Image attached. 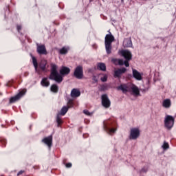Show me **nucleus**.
Returning a JSON list of instances; mask_svg holds the SVG:
<instances>
[{"label": "nucleus", "instance_id": "obj_37", "mask_svg": "<svg viewBox=\"0 0 176 176\" xmlns=\"http://www.w3.org/2000/svg\"><path fill=\"white\" fill-rule=\"evenodd\" d=\"M142 173H146V171H148V169L147 168H143L142 170H141Z\"/></svg>", "mask_w": 176, "mask_h": 176}, {"label": "nucleus", "instance_id": "obj_15", "mask_svg": "<svg viewBox=\"0 0 176 176\" xmlns=\"http://www.w3.org/2000/svg\"><path fill=\"white\" fill-rule=\"evenodd\" d=\"M46 65H47V60H42L38 64V68H40L41 71L45 72L46 71Z\"/></svg>", "mask_w": 176, "mask_h": 176}, {"label": "nucleus", "instance_id": "obj_21", "mask_svg": "<svg viewBox=\"0 0 176 176\" xmlns=\"http://www.w3.org/2000/svg\"><path fill=\"white\" fill-rule=\"evenodd\" d=\"M80 96V91L76 89H73L71 91V97H79Z\"/></svg>", "mask_w": 176, "mask_h": 176}, {"label": "nucleus", "instance_id": "obj_17", "mask_svg": "<svg viewBox=\"0 0 176 176\" xmlns=\"http://www.w3.org/2000/svg\"><path fill=\"white\" fill-rule=\"evenodd\" d=\"M32 58L35 72H37V74H41V70L38 69V60H36V58H35V56H32Z\"/></svg>", "mask_w": 176, "mask_h": 176}, {"label": "nucleus", "instance_id": "obj_1", "mask_svg": "<svg viewBox=\"0 0 176 176\" xmlns=\"http://www.w3.org/2000/svg\"><path fill=\"white\" fill-rule=\"evenodd\" d=\"M69 72H71V69L63 66L60 70V74L57 71V65L51 64V73L49 79H50V80H55L57 83H61V82H63V76L69 75Z\"/></svg>", "mask_w": 176, "mask_h": 176}, {"label": "nucleus", "instance_id": "obj_35", "mask_svg": "<svg viewBox=\"0 0 176 176\" xmlns=\"http://www.w3.org/2000/svg\"><path fill=\"white\" fill-rule=\"evenodd\" d=\"M67 168H71V167H72V163H67L65 164Z\"/></svg>", "mask_w": 176, "mask_h": 176}, {"label": "nucleus", "instance_id": "obj_2", "mask_svg": "<svg viewBox=\"0 0 176 176\" xmlns=\"http://www.w3.org/2000/svg\"><path fill=\"white\" fill-rule=\"evenodd\" d=\"M117 90H122L124 94L132 91L134 96H140V89L134 84H122L117 87Z\"/></svg>", "mask_w": 176, "mask_h": 176}, {"label": "nucleus", "instance_id": "obj_40", "mask_svg": "<svg viewBox=\"0 0 176 176\" xmlns=\"http://www.w3.org/2000/svg\"><path fill=\"white\" fill-rule=\"evenodd\" d=\"M2 95H3L2 93L0 92V96H2Z\"/></svg>", "mask_w": 176, "mask_h": 176}, {"label": "nucleus", "instance_id": "obj_7", "mask_svg": "<svg viewBox=\"0 0 176 176\" xmlns=\"http://www.w3.org/2000/svg\"><path fill=\"white\" fill-rule=\"evenodd\" d=\"M74 76L76 79H83V67L77 66L74 70Z\"/></svg>", "mask_w": 176, "mask_h": 176}, {"label": "nucleus", "instance_id": "obj_31", "mask_svg": "<svg viewBox=\"0 0 176 176\" xmlns=\"http://www.w3.org/2000/svg\"><path fill=\"white\" fill-rule=\"evenodd\" d=\"M92 80H94V83H98V79L97 78V76H92Z\"/></svg>", "mask_w": 176, "mask_h": 176}, {"label": "nucleus", "instance_id": "obj_25", "mask_svg": "<svg viewBox=\"0 0 176 176\" xmlns=\"http://www.w3.org/2000/svg\"><path fill=\"white\" fill-rule=\"evenodd\" d=\"M67 112H68V107H63L61 110H60V116H64L65 115V113H67Z\"/></svg>", "mask_w": 176, "mask_h": 176}, {"label": "nucleus", "instance_id": "obj_13", "mask_svg": "<svg viewBox=\"0 0 176 176\" xmlns=\"http://www.w3.org/2000/svg\"><path fill=\"white\" fill-rule=\"evenodd\" d=\"M121 54L124 57V58H125V60H131V58H133V54H131V52L127 50L121 51Z\"/></svg>", "mask_w": 176, "mask_h": 176}, {"label": "nucleus", "instance_id": "obj_26", "mask_svg": "<svg viewBox=\"0 0 176 176\" xmlns=\"http://www.w3.org/2000/svg\"><path fill=\"white\" fill-rule=\"evenodd\" d=\"M7 141L6 139L0 138V145L3 146V148H5L6 146Z\"/></svg>", "mask_w": 176, "mask_h": 176}, {"label": "nucleus", "instance_id": "obj_6", "mask_svg": "<svg viewBox=\"0 0 176 176\" xmlns=\"http://www.w3.org/2000/svg\"><path fill=\"white\" fill-rule=\"evenodd\" d=\"M25 93H27V90L22 89L15 96L11 97L10 98V104H14V102L19 101V100L25 94Z\"/></svg>", "mask_w": 176, "mask_h": 176}, {"label": "nucleus", "instance_id": "obj_18", "mask_svg": "<svg viewBox=\"0 0 176 176\" xmlns=\"http://www.w3.org/2000/svg\"><path fill=\"white\" fill-rule=\"evenodd\" d=\"M123 46L124 47H131L133 46L131 38H125L123 42Z\"/></svg>", "mask_w": 176, "mask_h": 176}, {"label": "nucleus", "instance_id": "obj_39", "mask_svg": "<svg viewBox=\"0 0 176 176\" xmlns=\"http://www.w3.org/2000/svg\"><path fill=\"white\" fill-rule=\"evenodd\" d=\"M122 3H124V0H121Z\"/></svg>", "mask_w": 176, "mask_h": 176}, {"label": "nucleus", "instance_id": "obj_16", "mask_svg": "<svg viewBox=\"0 0 176 176\" xmlns=\"http://www.w3.org/2000/svg\"><path fill=\"white\" fill-rule=\"evenodd\" d=\"M41 85L43 87H49L50 86V81H49L47 78L44 77L41 81Z\"/></svg>", "mask_w": 176, "mask_h": 176}, {"label": "nucleus", "instance_id": "obj_22", "mask_svg": "<svg viewBox=\"0 0 176 176\" xmlns=\"http://www.w3.org/2000/svg\"><path fill=\"white\" fill-rule=\"evenodd\" d=\"M50 91L52 93H55V94L58 93V85L56 84L52 85L50 87Z\"/></svg>", "mask_w": 176, "mask_h": 176}, {"label": "nucleus", "instance_id": "obj_3", "mask_svg": "<svg viewBox=\"0 0 176 176\" xmlns=\"http://www.w3.org/2000/svg\"><path fill=\"white\" fill-rule=\"evenodd\" d=\"M109 34H106L104 38V45L106 49V53L111 54L112 53V42L115 41V36L112 35L111 32H109Z\"/></svg>", "mask_w": 176, "mask_h": 176}, {"label": "nucleus", "instance_id": "obj_38", "mask_svg": "<svg viewBox=\"0 0 176 176\" xmlns=\"http://www.w3.org/2000/svg\"><path fill=\"white\" fill-rule=\"evenodd\" d=\"M33 168H34V170H39V166H33Z\"/></svg>", "mask_w": 176, "mask_h": 176}, {"label": "nucleus", "instance_id": "obj_10", "mask_svg": "<svg viewBox=\"0 0 176 176\" xmlns=\"http://www.w3.org/2000/svg\"><path fill=\"white\" fill-rule=\"evenodd\" d=\"M102 105L104 108H109V107H111V100H109V98H108V95H102Z\"/></svg>", "mask_w": 176, "mask_h": 176}, {"label": "nucleus", "instance_id": "obj_33", "mask_svg": "<svg viewBox=\"0 0 176 176\" xmlns=\"http://www.w3.org/2000/svg\"><path fill=\"white\" fill-rule=\"evenodd\" d=\"M83 113H85V115H87V116H90L91 113L88 110H83Z\"/></svg>", "mask_w": 176, "mask_h": 176}, {"label": "nucleus", "instance_id": "obj_20", "mask_svg": "<svg viewBox=\"0 0 176 176\" xmlns=\"http://www.w3.org/2000/svg\"><path fill=\"white\" fill-rule=\"evenodd\" d=\"M162 107L166 109L170 108V107H171V100L170 99L164 100L162 102Z\"/></svg>", "mask_w": 176, "mask_h": 176}, {"label": "nucleus", "instance_id": "obj_19", "mask_svg": "<svg viewBox=\"0 0 176 176\" xmlns=\"http://www.w3.org/2000/svg\"><path fill=\"white\" fill-rule=\"evenodd\" d=\"M97 69L99 71H107V65H105V63H97Z\"/></svg>", "mask_w": 176, "mask_h": 176}, {"label": "nucleus", "instance_id": "obj_4", "mask_svg": "<svg viewBox=\"0 0 176 176\" xmlns=\"http://www.w3.org/2000/svg\"><path fill=\"white\" fill-rule=\"evenodd\" d=\"M116 122L111 120H108L103 122V129L108 134H113L116 132Z\"/></svg>", "mask_w": 176, "mask_h": 176}, {"label": "nucleus", "instance_id": "obj_36", "mask_svg": "<svg viewBox=\"0 0 176 176\" xmlns=\"http://www.w3.org/2000/svg\"><path fill=\"white\" fill-rule=\"evenodd\" d=\"M25 171L24 170H20L18 173H17V176H20L23 174H24Z\"/></svg>", "mask_w": 176, "mask_h": 176}, {"label": "nucleus", "instance_id": "obj_9", "mask_svg": "<svg viewBox=\"0 0 176 176\" xmlns=\"http://www.w3.org/2000/svg\"><path fill=\"white\" fill-rule=\"evenodd\" d=\"M36 52L40 56H46V54H47V50H46V46H45V45L36 44Z\"/></svg>", "mask_w": 176, "mask_h": 176}, {"label": "nucleus", "instance_id": "obj_12", "mask_svg": "<svg viewBox=\"0 0 176 176\" xmlns=\"http://www.w3.org/2000/svg\"><path fill=\"white\" fill-rule=\"evenodd\" d=\"M126 71H127V69H126V67H122L121 69H118L117 70H115L113 74L114 78H118V79H120L122 75H123V74H125Z\"/></svg>", "mask_w": 176, "mask_h": 176}, {"label": "nucleus", "instance_id": "obj_34", "mask_svg": "<svg viewBox=\"0 0 176 176\" xmlns=\"http://www.w3.org/2000/svg\"><path fill=\"white\" fill-rule=\"evenodd\" d=\"M21 28H22L21 25H17L16 30L18 32H20L21 31Z\"/></svg>", "mask_w": 176, "mask_h": 176}, {"label": "nucleus", "instance_id": "obj_8", "mask_svg": "<svg viewBox=\"0 0 176 176\" xmlns=\"http://www.w3.org/2000/svg\"><path fill=\"white\" fill-rule=\"evenodd\" d=\"M140 135V129L132 128L130 131L129 140H137Z\"/></svg>", "mask_w": 176, "mask_h": 176}, {"label": "nucleus", "instance_id": "obj_27", "mask_svg": "<svg viewBox=\"0 0 176 176\" xmlns=\"http://www.w3.org/2000/svg\"><path fill=\"white\" fill-rule=\"evenodd\" d=\"M114 63H118V65H124V61L122 59H114Z\"/></svg>", "mask_w": 176, "mask_h": 176}, {"label": "nucleus", "instance_id": "obj_23", "mask_svg": "<svg viewBox=\"0 0 176 176\" xmlns=\"http://www.w3.org/2000/svg\"><path fill=\"white\" fill-rule=\"evenodd\" d=\"M56 122L58 124V127H60L61 124H63V120L61 119V114L58 113L56 116Z\"/></svg>", "mask_w": 176, "mask_h": 176}, {"label": "nucleus", "instance_id": "obj_11", "mask_svg": "<svg viewBox=\"0 0 176 176\" xmlns=\"http://www.w3.org/2000/svg\"><path fill=\"white\" fill-rule=\"evenodd\" d=\"M42 142L43 144H45L46 146H48V148L50 149L52 148V146L53 145V135H50L48 137L44 138L42 140Z\"/></svg>", "mask_w": 176, "mask_h": 176}, {"label": "nucleus", "instance_id": "obj_14", "mask_svg": "<svg viewBox=\"0 0 176 176\" xmlns=\"http://www.w3.org/2000/svg\"><path fill=\"white\" fill-rule=\"evenodd\" d=\"M132 74L133 78H135L136 80H142V75H141V73H140L137 69H133Z\"/></svg>", "mask_w": 176, "mask_h": 176}, {"label": "nucleus", "instance_id": "obj_28", "mask_svg": "<svg viewBox=\"0 0 176 176\" xmlns=\"http://www.w3.org/2000/svg\"><path fill=\"white\" fill-rule=\"evenodd\" d=\"M100 75H104L103 77L100 78L101 82H107L108 80V75L104 74H101Z\"/></svg>", "mask_w": 176, "mask_h": 176}, {"label": "nucleus", "instance_id": "obj_32", "mask_svg": "<svg viewBox=\"0 0 176 176\" xmlns=\"http://www.w3.org/2000/svg\"><path fill=\"white\" fill-rule=\"evenodd\" d=\"M68 105H69V107L67 108H71V107H72V105H74V101L71 99L69 100Z\"/></svg>", "mask_w": 176, "mask_h": 176}, {"label": "nucleus", "instance_id": "obj_24", "mask_svg": "<svg viewBox=\"0 0 176 176\" xmlns=\"http://www.w3.org/2000/svg\"><path fill=\"white\" fill-rule=\"evenodd\" d=\"M69 50V48L67 47H63L60 50H59V54H67L68 53V51Z\"/></svg>", "mask_w": 176, "mask_h": 176}, {"label": "nucleus", "instance_id": "obj_30", "mask_svg": "<svg viewBox=\"0 0 176 176\" xmlns=\"http://www.w3.org/2000/svg\"><path fill=\"white\" fill-rule=\"evenodd\" d=\"M129 61L130 60L125 59V60L124 61V65H125V67H130V63H129Z\"/></svg>", "mask_w": 176, "mask_h": 176}, {"label": "nucleus", "instance_id": "obj_5", "mask_svg": "<svg viewBox=\"0 0 176 176\" xmlns=\"http://www.w3.org/2000/svg\"><path fill=\"white\" fill-rule=\"evenodd\" d=\"M174 117L172 116H166L164 120V126L168 130H171L174 127Z\"/></svg>", "mask_w": 176, "mask_h": 176}, {"label": "nucleus", "instance_id": "obj_29", "mask_svg": "<svg viewBox=\"0 0 176 176\" xmlns=\"http://www.w3.org/2000/svg\"><path fill=\"white\" fill-rule=\"evenodd\" d=\"M162 148L163 149L166 150V149H168L170 148V145L168 144V143H167L166 142H164V144L162 145Z\"/></svg>", "mask_w": 176, "mask_h": 176}]
</instances>
